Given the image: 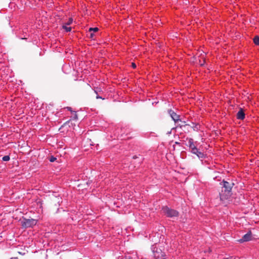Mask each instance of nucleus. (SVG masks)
<instances>
[{"instance_id": "5", "label": "nucleus", "mask_w": 259, "mask_h": 259, "mask_svg": "<svg viewBox=\"0 0 259 259\" xmlns=\"http://www.w3.org/2000/svg\"><path fill=\"white\" fill-rule=\"evenodd\" d=\"M37 223V221L34 219H24L22 222V226L25 228L32 227Z\"/></svg>"}, {"instance_id": "7", "label": "nucleus", "mask_w": 259, "mask_h": 259, "mask_svg": "<svg viewBox=\"0 0 259 259\" xmlns=\"http://www.w3.org/2000/svg\"><path fill=\"white\" fill-rule=\"evenodd\" d=\"M169 113L171 117L175 121V122L180 120V116L177 114L174 111L170 110L169 111Z\"/></svg>"}, {"instance_id": "6", "label": "nucleus", "mask_w": 259, "mask_h": 259, "mask_svg": "<svg viewBox=\"0 0 259 259\" xmlns=\"http://www.w3.org/2000/svg\"><path fill=\"white\" fill-rule=\"evenodd\" d=\"M251 239V233L249 232L245 234L241 239L239 240V242L242 243L245 241H248Z\"/></svg>"}, {"instance_id": "8", "label": "nucleus", "mask_w": 259, "mask_h": 259, "mask_svg": "<svg viewBox=\"0 0 259 259\" xmlns=\"http://www.w3.org/2000/svg\"><path fill=\"white\" fill-rule=\"evenodd\" d=\"M245 118V113L243 110L240 108L239 111L237 114V118L240 120H243Z\"/></svg>"}, {"instance_id": "17", "label": "nucleus", "mask_w": 259, "mask_h": 259, "mask_svg": "<svg viewBox=\"0 0 259 259\" xmlns=\"http://www.w3.org/2000/svg\"><path fill=\"white\" fill-rule=\"evenodd\" d=\"M67 109L68 110H69V111H71V107H67Z\"/></svg>"}, {"instance_id": "13", "label": "nucleus", "mask_w": 259, "mask_h": 259, "mask_svg": "<svg viewBox=\"0 0 259 259\" xmlns=\"http://www.w3.org/2000/svg\"><path fill=\"white\" fill-rule=\"evenodd\" d=\"M98 30V28L97 27H95V28H90V29H89V31H94V32H96Z\"/></svg>"}, {"instance_id": "4", "label": "nucleus", "mask_w": 259, "mask_h": 259, "mask_svg": "<svg viewBox=\"0 0 259 259\" xmlns=\"http://www.w3.org/2000/svg\"><path fill=\"white\" fill-rule=\"evenodd\" d=\"M162 210L163 213L167 217H177L179 215V212L177 210L170 208L167 206L163 207Z\"/></svg>"}, {"instance_id": "12", "label": "nucleus", "mask_w": 259, "mask_h": 259, "mask_svg": "<svg viewBox=\"0 0 259 259\" xmlns=\"http://www.w3.org/2000/svg\"><path fill=\"white\" fill-rule=\"evenodd\" d=\"M10 156L8 155L4 156L3 157V160L4 161H8L10 160Z\"/></svg>"}, {"instance_id": "14", "label": "nucleus", "mask_w": 259, "mask_h": 259, "mask_svg": "<svg viewBox=\"0 0 259 259\" xmlns=\"http://www.w3.org/2000/svg\"><path fill=\"white\" fill-rule=\"evenodd\" d=\"M57 159V158L54 156H52L50 158V161L51 162H54Z\"/></svg>"}, {"instance_id": "1", "label": "nucleus", "mask_w": 259, "mask_h": 259, "mask_svg": "<svg viewBox=\"0 0 259 259\" xmlns=\"http://www.w3.org/2000/svg\"><path fill=\"white\" fill-rule=\"evenodd\" d=\"M187 144L186 145L189 147V151L193 154H195L200 159H203L205 158V155L200 151L197 147V142H194L192 138H187Z\"/></svg>"}, {"instance_id": "18", "label": "nucleus", "mask_w": 259, "mask_h": 259, "mask_svg": "<svg viewBox=\"0 0 259 259\" xmlns=\"http://www.w3.org/2000/svg\"><path fill=\"white\" fill-rule=\"evenodd\" d=\"M96 98H97V99H100V98H101L100 96H97Z\"/></svg>"}, {"instance_id": "9", "label": "nucleus", "mask_w": 259, "mask_h": 259, "mask_svg": "<svg viewBox=\"0 0 259 259\" xmlns=\"http://www.w3.org/2000/svg\"><path fill=\"white\" fill-rule=\"evenodd\" d=\"M62 27L66 32H70L71 30V27H68V25L63 24Z\"/></svg>"}, {"instance_id": "3", "label": "nucleus", "mask_w": 259, "mask_h": 259, "mask_svg": "<svg viewBox=\"0 0 259 259\" xmlns=\"http://www.w3.org/2000/svg\"><path fill=\"white\" fill-rule=\"evenodd\" d=\"M151 248L155 259H165V253L162 252L161 249H158L155 245H152Z\"/></svg>"}, {"instance_id": "15", "label": "nucleus", "mask_w": 259, "mask_h": 259, "mask_svg": "<svg viewBox=\"0 0 259 259\" xmlns=\"http://www.w3.org/2000/svg\"><path fill=\"white\" fill-rule=\"evenodd\" d=\"M132 66L133 68H135L136 67V65L135 63H133Z\"/></svg>"}, {"instance_id": "19", "label": "nucleus", "mask_w": 259, "mask_h": 259, "mask_svg": "<svg viewBox=\"0 0 259 259\" xmlns=\"http://www.w3.org/2000/svg\"><path fill=\"white\" fill-rule=\"evenodd\" d=\"M226 259H234L233 257L227 258Z\"/></svg>"}, {"instance_id": "11", "label": "nucleus", "mask_w": 259, "mask_h": 259, "mask_svg": "<svg viewBox=\"0 0 259 259\" xmlns=\"http://www.w3.org/2000/svg\"><path fill=\"white\" fill-rule=\"evenodd\" d=\"M253 42L256 45H259V37L258 36H256L254 37L253 39Z\"/></svg>"}, {"instance_id": "10", "label": "nucleus", "mask_w": 259, "mask_h": 259, "mask_svg": "<svg viewBox=\"0 0 259 259\" xmlns=\"http://www.w3.org/2000/svg\"><path fill=\"white\" fill-rule=\"evenodd\" d=\"M72 22H73V19L72 18H70L69 19V20L67 21V22L64 23V25L69 26L70 24H71L72 23Z\"/></svg>"}, {"instance_id": "16", "label": "nucleus", "mask_w": 259, "mask_h": 259, "mask_svg": "<svg viewBox=\"0 0 259 259\" xmlns=\"http://www.w3.org/2000/svg\"><path fill=\"white\" fill-rule=\"evenodd\" d=\"M73 119H75V120L77 119V115L76 113H75V114L74 115Z\"/></svg>"}, {"instance_id": "2", "label": "nucleus", "mask_w": 259, "mask_h": 259, "mask_svg": "<svg viewBox=\"0 0 259 259\" xmlns=\"http://www.w3.org/2000/svg\"><path fill=\"white\" fill-rule=\"evenodd\" d=\"M223 187L222 192L220 193V197L221 200L225 201L228 199L231 196V192L233 184L225 181H223Z\"/></svg>"}]
</instances>
